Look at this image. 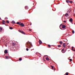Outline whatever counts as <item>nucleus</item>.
Returning a JSON list of instances; mask_svg holds the SVG:
<instances>
[{
    "mask_svg": "<svg viewBox=\"0 0 75 75\" xmlns=\"http://www.w3.org/2000/svg\"><path fill=\"white\" fill-rule=\"evenodd\" d=\"M19 61H21V60H22V59H21V58H19Z\"/></svg>",
    "mask_w": 75,
    "mask_h": 75,
    "instance_id": "nucleus-22",
    "label": "nucleus"
},
{
    "mask_svg": "<svg viewBox=\"0 0 75 75\" xmlns=\"http://www.w3.org/2000/svg\"><path fill=\"white\" fill-rule=\"evenodd\" d=\"M66 44L65 43H64V44L63 45V47H65V46H66Z\"/></svg>",
    "mask_w": 75,
    "mask_h": 75,
    "instance_id": "nucleus-12",
    "label": "nucleus"
},
{
    "mask_svg": "<svg viewBox=\"0 0 75 75\" xmlns=\"http://www.w3.org/2000/svg\"><path fill=\"white\" fill-rule=\"evenodd\" d=\"M10 29L11 30H12V29H13V28L10 27Z\"/></svg>",
    "mask_w": 75,
    "mask_h": 75,
    "instance_id": "nucleus-25",
    "label": "nucleus"
},
{
    "mask_svg": "<svg viewBox=\"0 0 75 75\" xmlns=\"http://www.w3.org/2000/svg\"><path fill=\"white\" fill-rule=\"evenodd\" d=\"M0 20H1V18H0Z\"/></svg>",
    "mask_w": 75,
    "mask_h": 75,
    "instance_id": "nucleus-37",
    "label": "nucleus"
},
{
    "mask_svg": "<svg viewBox=\"0 0 75 75\" xmlns=\"http://www.w3.org/2000/svg\"><path fill=\"white\" fill-rule=\"evenodd\" d=\"M72 18H71L70 19V20H69V21H70V22H72Z\"/></svg>",
    "mask_w": 75,
    "mask_h": 75,
    "instance_id": "nucleus-14",
    "label": "nucleus"
},
{
    "mask_svg": "<svg viewBox=\"0 0 75 75\" xmlns=\"http://www.w3.org/2000/svg\"><path fill=\"white\" fill-rule=\"evenodd\" d=\"M51 67H52V69H53L54 68V67L53 66H52V65L50 66Z\"/></svg>",
    "mask_w": 75,
    "mask_h": 75,
    "instance_id": "nucleus-24",
    "label": "nucleus"
},
{
    "mask_svg": "<svg viewBox=\"0 0 75 75\" xmlns=\"http://www.w3.org/2000/svg\"><path fill=\"white\" fill-rule=\"evenodd\" d=\"M26 51H28V50H29L28 49V48H26Z\"/></svg>",
    "mask_w": 75,
    "mask_h": 75,
    "instance_id": "nucleus-28",
    "label": "nucleus"
},
{
    "mask_svg": "<svg viewBox=\"0 0 75 75\" xmlns=\"http://www.w3.org/2000/svg\"><path fill=\"white\" fill-rule=\"evenodd\" d=\"M48 47H49L50 48V47H51V46L50 45H48Z\"/></svg>",
    "mask_w": 75,
    "mask_h": 75,
    "instance_id": "nucleus-26",
    "label": "nucleus"
},
{
    "mask_svg": "<svg viewBox=\"0 0 75 75\" xmlns=\"http://www.w3.org/2000/svg\"><path fill=\"white\" fill-rule=\"evenodd\" d=\"M3 22H2V24H5V23H5V21H4V20H3Z\"/></svg>",
    "mask_w": 75,
    "mask_h": 75,
    "instance_id": "nucleus-10",
    "label": "nucleus"
},
{
    "mask_svg": "<svg viewBox=\"0 0 75 75\" xmlns=\"http://www.w3.org/2000/svg\"><path fill=\"white\" fill-rule=\"evenodd\" d=\"M11 23H12V24H15V23H16V22H15V21H12Z\"/></svg>",
    "mask_w": 75,
    "mask_h": 75,
    "instance_id": "nucleus-8",
    "label": "nucleus"
},
{
    "mask_svg": "<svg viewBox=\"0 0 75 75\" xmlns=\"http://www.w3.org/2000/svg\"><path fill=\"white\" fill-rule=\"evenodd\" d=\"M5 58H6V59H9V57L8 56H6L5 57Z\"/></svg>",
    "mask_w": 75,
    "mask_h": 75,
    "instance_id": "nucleus-18",
    "label": "nucleus"
},
{
    "mask_svg": "<svg viewBox=\"0 0 75 75\" xmlns=\"http://www.w3.org/2000/svg\"><path fill=\"white\" fill-rule=\"evenodd\" d=\"M59 44H61V45H62V41H60Z\"/></svg>",
    "mask_w": 75,
    "mask_h": 75,
    "instance_id": "nucleus-17",
    "label": "nucleus"
},
{
    "mask_svg": "<svg viewBox=\"0 0 75 75\" xmlns=\"http://www.w3.org/2000/svg\"><path fill=\"white\" fill-rule=\"evenodd\" d=\"M6 22H7L8 23H9V21H7Z\"/></svg>",
    "mask_w": 75,
    "mask_h": 75,
    "instance_id": "nucleus-29",
    "label": "nucleus"
},
{
    "mask_svg": "<svg viewBox=\"0 0 75 75\" xmlns=\"http://www.w3.org/2000/svg\"><path fill=\"white\" fill-rule=\"evenodd\" d=\"M39 43L40 44H41L42 43V41L41 40H39Z\"/></svg>",
    "mask_w": 75,
    "mask_h": 75,
    "instance_id": "nucleus-11",
    "label": "nucleus"
},
{
    "mask_svg": "<svg viewBox=\"0 0 75 75\" xmlns=\"http://www.w3.org/2000/svg\"><path fill=\"white\" fill-rule=\"evenodd\" d=\"M5 54H7V50H5L4 51Z\"/></svg>",
    "mask_w": 75,
    "mask_h": 75,
    "instance_id": "nucleus-7",
    "label": "nucleus"
},
{
    "mask_svg": "<svg viewBox=\"0 0 75 75\" xmlns=\"http://www.w3.org/2000/svg\"><path fill=\"white\" fill-rule=\"evenodd\" d=\"M66 22H67V21H66L65 20V21H64V23H66Z\"/></svg>",
    "mask_w": 75,
    "mask_h": 75,
    "instance_id": "nucleus-30",
    "label": "nucleus"
},
{
    "mask_svg": "<svg viewBox=\"0 0 75 75\" xmlns=\"http://www.w3.org/2000/svg\"><path fill=\"white\" fill-rule=\"evenodd\" d=\"M44 57H45V56L43 57V58H44Z\"/></svg>",
    "mask_w": 75,
    "mask_h": 75,
    "instance_id": "nucleus-36",
    "label": "nucleus"
},
{
    "mask_svg": "<svg viewBox=\"0 0 75 75\" xmlns=\"http://www.w3.org/2000/svg\"><path fill=\"white\" fill-rule=\"evenodd\" d=\"M70 3H73V1H69Z\"/></svg>",
    "mask_w": 75,
    "mask_h": 75,
    "instance_id": "nucleus-19",
    "label": "nucleus"
},
{
    "mask_svg": "<svg viewBox=\"0 0 75 75\" xmlns=\"http://www.w3.org/2000/svg\"><path fill=\"white\" fill-rule=\"evenodd\" d=\"M66 1L67 3H69L70 1L69 0H66Z\"/></svg>",
    "mask_w": 75,
    "mask_h": 75,
    "instance_id": "nucleus-15",
    "label": "nucleus"
},
{
    "mask_svg": "<svg viewBox=\"0 0 75 75\" xmlns=\"http://www.w3.org/2000/svg\"><path fill=\"white\" fill-rule=\"evenodd\" d=\"M68 13H67L65 14V17H68Z\"/></svg>",
    "mask_w": 75,
    "mask_h": 75,
    "instance_id": "nucleus-13",
    "label": "nucleus"
},
{
    "mask_svg": "<svg viewBox=\"0 0 75 75\" xmlns=\"http://www.w3.org/2000/svg\"><path fill=\"white\" fill-rule=\"evenodd\" d=\"M19 32L20 33H22V34H25V33L23 31H19Z\"/></svg>",
    "mask_w": 75,
    "mask_h": 75,
    "instance_id": "nucleus-4",
    "label": "nucleus"
},
{
    "mask_svg": "<svg viewBox=\"0 0 75 75\" xmlns=\"http://www.w3.org/2000/svg\"><path fill=\"white\" fill-rule=\"evenodd\" d=\"M13 45H14V44H13Z\"/></svg>",
    "mask_w": 75,
    "mask_h": 75,
    "instance_id": "nucleus-35",
    "label": "nucleus"
},
{
    "mask_svg": "<svg viewBox=\"0 0 75 75\" xmlns=\"http://www.w3.org/2000/svg\"><path fill=\"white\" fill-rule=\"evenodd\" d=\"M62 53H65V50H64V49H62Z\"/></svg>",
    "mask_w": 75,
    "mask_h": 75,
    "instance_id": "nucleus-9",
    "label": "nucleus"
},
{
    "mask_svg": "<svg viewBox=\"0 0 75 75\" xmlns=\"http://www.w3.org/2000/svg\"><path fill=\"white\" fill-rule=\"evenodd\" d=\"M29 31H31V30L30 29H29Z\"/></svg>",
    "mask_w": 75,
    "mask_h": 75,
    "instance_id": "nucleus-32",
    "label": "nucleus"
},
{
    "mask_svg": "<svg viewBox=\"0 0 75 75\" xmlns=\"http://www.w3.org/2000/svg\"><path fill=\"white\" fill-rule=\"evenodd\" d=\"M72 33L73 34H74L75 33V32H74V30H72Z\"/></svg>",
    "mask_w": 75,
    "mask_h": 75,
    "instance_id": "nucleus-20",
    "label": "nucleus"
},
{
    "mask_svg": "<svg viewBox=\"0 0 75 75\" xmlns=\"http://www.w3.org/2000/svg\"><path fill=\"white\" fill-rule=\"evenodd\" d=\"M72 49H73V48H74V47H72Z\"/></svg>",
    "mask_w": 75,
    "mask_h": 75,
    "instance_id": "nucleus-33",
    "label": "nucleus"
},
{
    "mask_svg": "<svg viewBox=\"0 0 75 75\" xmlns=\"http://www.w3.org/2000/svg\"><path fill=\"white\" fill-rule=\"evenodd\" d=\"M60 28L62 30V28H66V26L65 25H62V24H61L59 26Z\"/></svg>",
    "mask_w": 75,
    "mask_h": 75,
    "instance_id": "nucleus-2",
    "label": "nucleus"
},
{
    "mask_svg": "<svg viewBox=\"0 0 75 75\" xmlns=\"http://www.w3.org/2000/svg\"><path fill=\"white\" fill-rule=\"evenodd\" d=\"M66 75H68V73L67 72L65 74Z\"/></svg>",
    "mask_w": 75,
    "mask_h": 75,
    "instance_id": "nucleus-21",
    "label": "nucleus"
},
{
    "mask_svg": "<svg viewBox=\"0 0 75 75\" xmlns=\"http://www.w3.org/2000/svg\"><path fill=\"white\" fill-rule=\"evenodd\" d=\"M20 25H21V26H22V27H24L25 26L24 25L23 23H21Z\"/></svg>",
    "mask_w": 75,
    "mask_h": 75,
    "instance_id": "nucleus-6",
    "label": "nucleus"
},
{
    "mask_svg": "<svg viewBox=\"0 0 75 75\" xmlns=\"http://www.w3.org/2000/svg\"><path fill=\"white\" fill-rule=\"evenodd\" d=\"M73 51H75V50H73Z\"/></svg>",
    "mask_w": 75,
    "mask_h": 75,
    "instance_id": "nucleus-34",
    "label": "nucleus"
},
{
    "mask_svg": "<svg viewBox=\"0 0 75 75\" xmlns=\"http://www.w3.org/2000/svg\"><path fill=\"white\" fill-rule=\"evenodd\" d=\"M25 10H27V9H28V6H25Z\"/></svg>",
    "mask_w": 75,
    "mask_h": 75,
    "instance_id": "nucleus-5",
    "label": "nucleus"
},
{
    "mask_svg": "<svg viewBox=\"0 0 75 75\" xmlns=\"http://www.w3.org/2000/svg\"><path fill=\"white\" fill-rule=\"evenodd\" d=\"M61 46L60 45H58V47H61Z\"/></svg>",
    "mask_w": 75,
    "mask_h": 75,
    "instance_id": "nucleus-23",
    "label": "nucleus"
},
{
    "mask_svg": "<svg viewBox=\"0 0 75 75\" xmlns=\"http://www.w3.org/2000/svg\"><path fill=\"white\" fill-rule=\"evenodd\" d=\"M46 60H47V61H49L50 59H49L48 58V57H46Z\"/></svg>",
    "mask_w": 75,
    "mask_h": 75,
    "instance_id": "nucleus-16",
    "label": "nucleus"
},
{
    "mask_svg": "<svg viewBox=\"0 0 75 75\" xmlns=\"http://www.w3.org/2000/svg\"><path fill=\"white\" fill-rule=\"evenodd\" d=\"M69 61H72V59H70Z\"/></svg>",
    "mask_w": 75,
    "mask_h": 75,
    "instance_id": "nucleus-27",
    "label": "nucleus"
},
{
    "mask_svg": "<svg viewBox=\"0 0 75 75\" xmlns=\"http://www.w3.org/2000/svg\"><path fill=\"white\" fill-rule=\"evenodd\" d=\"M16 24H19L20 25L21 24V22H17L16 23Z\"/></svg>",
    "mask_w": 75,
    "mask_h": 75,
    "instance_id": "nucleus-3",
    "label": "nucleus"
},
{
    "mask_svg": "<svg viewBox=\"0 0 75 75\" xmlns=\"http://www.w3.org/2000/svg\"><path fill=\"white\" fill-rule=\"evenodd\" d=\"M32 25V23H30V25Z\"/></svg>",
    "mask_w": 75,
    "mask_h": 75,
    "instance_id": "nucleus-31",
    "label": "nucleus"
},
{
    "mask_svg": "<svg viewBox=\"0 0 75 75\" xmlns=\"http://www.w3.org/2000/svg\"><path fill=\"white\" fill-rule=\"evenodd\" d=\"M6 47H7V46H6Z\"/></svg>",
    "mask_w": 75,
    "mask_h": 75,
    "instance_id": "nucleus-38",
    "label": "nucleus"
},
{
    "mask_svg": "<svg viewBox=\"0 0 75 75\" xmlns=\"http://www.w3.org/2000/svg\"><path fill=\"white\" fill-rule=\"evenodd\" d=\"M26 44L27 47L29 48H31V47H32V44L31 43V42H26Z\"/></svg>",
    "mask_w": 75,
    "mask_h": 75,
    "instance_id": "nucleus-1",
    "label": "nucleus"
}]
</instances>
